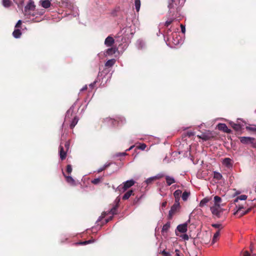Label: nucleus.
<instances>
[{
	"label": "nucleus",
	"mask_w": 256,
	"mask_h": 256,
	"mask_svg": "<svg viewBox=\"0 0 256 256\" xmlns=\"http://www.w3.org/2000/svg\"><path fill=\"white\" fill-rule=\"evenodd\" d=\"M220 235V230H218L214 234L212 240V244H214L218 240V238Z\"/></svg>",
	"instance_id": "nucleus-24"
},
{
	"label": "nucleus",
	"mask_w": 256,
	"mask_h": 256,
	"mask_svg": "<svg viewBox=\"0 0 256 256\" xmlns=\"http://www.w3.org/2000/svg\"><path fill=\"white\" fill-rule=\"evenodd\" d=\"M134 181L132 180H127L126 182H124V185L122 187L123 190H126L127 189L134 185Z\"/></svg>",
	"instance_id": "nucleus-8"
},
{
	"label": "nucleus",
	"mask_w": 256,
	"mask_h": 256,
	"mask_svg": "<svg viewBox=\"0 0 256 256\" xmlns=\"http://www.w3.org/2000/svg\"><path fill=\"white\" fill-rule=\"evenodd\" d=\"M222 202V198L218 196H216L214 197V205H220V203Z\"/></svg>",
	"instance_id": "nucleus-32"
},
{
	"label": "nucleus",
	"mask_w": 256,
	"mask_h": 256,
	"mask_svg": "<svg viewBox=\"0 0 256 256\" xmlns=\"http://www.w3.org/2000/svg\"><path fill=\"white\" fill-rule=\"evenodd\" d=\"M22 23V22L21 20H18V22H17L16 25L15 26V28H18L20 27Z\"/></svg>",
	"instance_id": "nucleus-48"
},
{
	"label": "nucleus",
	"mask_w": 256,
	"mask_h": 256,
	"mask_svg": "<svg viewBox=\"0 0 256 256\" xmlns=\"http://www.w3.org/2000/svg\"><path fill=\"white\" fill-rule=\"evenodd\" d=\"M170 252L171 254V255H172V254H175L174 252H173V250H172V251H171Z\"/></svg>",
	"instance_id": "nucleus-62"
},
{
	"label": "nucleus",
	"mask_w": 256,
	"mask_h": 256,
	"mask_svg": "<svg viewBox=\"0 0 256 256\" xmlns=\"http://www.w3.org/2000/svg\"><path fill=\"white\" fill-rule=\"evenodd\" d=\"M134 5L136 10L137 12H138L140 7V0H134Z\"/></svg>",
	"instance_id": "nucleus-33"
},
{
	"label": "nucleus",
	"mask_w": 256,
	"mask_h": 256,
	"mask_svg": "<svg viewBox=\"0 0 256 256\" xmlns=\"http://www.w3.org/2000/svg\"><path fill=\"white\" fill-rule=\"evenodd\" d=\"M11 1L10 0H3L2 4L5 7H9L10 5Z\"/></svg>",
	"instance_id": "nucleus-38"
},
{
	"label": "nucleus",
	"mask_w": 256,
	"mask_h": 256,
	"mask_svg": "<svg viewBox=\"0 0 256 256\" xmlns=\"http://www.w3.org/2000/svg\"><path fill=\"white\" fill-rule=\"evenodd\" d=\"M170 222H167L164 225L162 230V232L163 234L164 232L166 233L170 228Z\"/></svg>",
	"instance_id": "nucleus-19"
},
{
	"label": "nucleus",
	"mask_w": 256,
	"mask_h": 256,
	"mask_svg": "<svg viewBox=\"0 0 256 256\" xmlns=\"http://www.w3.org/2000/svg\"><path fill=\"white\" fill-rule=\"evenodd\" d=\"M102 178H94L92 180V183L94 184H97L102 181Z\"/></svg>",
	"instance_id": "nucleus-37"
},
{
	"label": "nucleus",
	"mask_w": 256,
	"mask_h": 256,
	"mask_svg": "<svg viewBox=\"0 0 256 256\" xmlns=\"http://www.w3.org/2000/svg\"><path fill=\"white\" fill-rule=\"evenodd\" d=\"M188 229V223L186 222L182 224H179L176 230L180 232L184 233L187 231Z\"/></svg>",
	"instance_id": "nucleus-12"
},
{
	"label": "nucleus",
	"mask_w": 256,
	"mask_h": 256,
	"mask_svg": "<svg viewBox=\"0 0 256 256\" xmlns=\"http://www.w3.org/2000/svg\"><path fill=\"white\" fill-rule=\"evenodd\" d=\"M168 12L172 16H176L180 10L178 6V4L175 0H170L168 2Z\"/></svg>",
	"instance_id": "nucleus-1"
},
{
	"label": "nucleus",
	"mask_w": 256,
	"mask_h": 256,
	"mask_svg": "<svg viewBox=\"0 0 256 256\" xmlns=\"http://www.w3.org/2000/svg\"><path fill=\"white\" fill-rule=\"evenodd\" d=\"M92 242H94V240H86V241L80 242V243H78V244H82V245H86V244L92 243Z\"/></svg>",
	"instance_id": "nucleus-42"
},
{
	"label": "nucleus",
	"mask_w": 256,
	"mask_h": 256,
	"mask_svg": "<svg viewBox=\"0 0 256 256\" xmlns=\"http://www.w3.org/2000/svg\"><path fill=\"white\" fill-rule=\"evenodd\" d=\"M96 84V82H94L93 83H92L90 84V86L92 88H93L94 87V85Z\"/></svg>",
	"instance_id": "nucleus-57"
},
{
	"label": "nucleus",
	"mask_w": 256,
	"mask_h": 256,
	"mask_svg": "<svg viewBox=\"0 0 256 256\" xmlns=\"http://www.w3.org/2000/svg\"><path fill=\"white\" fill-rule=\"evenodd\" d=\"M42 6L43 8H47L50 6V2L48 0H44L42 2Z\"/></svg>",
	"instance_id": "nucleus-27"
},
{
	"label": "nucleus",
	"mask_w": 256,
	"mask_h": 256,
	"mask_svg": "<svg viewBox=\"0 0 256 256\" xmlns=\"http://www.w3.org/2000/svg\"><path fill=\"white\" fill-rule=\"evenodd\" d=\"M113 164L112 162H109V163H108V164H106L102 167L98 168L97 170V172L98 173H100V172H102V171L106 170V168H108L110 166H111L112 164Z\"/></svg>",
	"instance_id": "nucleus-23"
},
{
	"label": "nucleus",
	"mask_w": 256,
	"mask_h": 256,
	"mask_svg": "<svg viewBox=\"0 0 256 256\" xmlns=\"http://www.w3.org/2000/svg\"><path fill=\"white\" fill-rule=\"evenodd\" d=\"M132 194H134L133 191L132 190H130L123 196L122 200H128Z\"/></svg>",
	"instance_id": "nucleus-22"
},
{
	"label": "nucleus",
	"mask_w": 256,
	"mask_h": 256,
	"mask_svg": "<svg viewBox=\"0 0 256 256\" xmlns=\"http://www.w3.org/2000/svg\"><path fill=\"white\" fill-rule=\"evenodd\" d=\"M244 208V207L242 206L239 205L238 208L236 212L234 213V214H240V216H242L246 214H248L251 210V208H248L246 210L243 212L242 210Z\"/></svg>",
	"instance_id": "nucleus-10"
},
{
	"label": "nucleus",
	"mask_w": 256,
	"mask_h": 256,
	"mask_svg": "<svg viewBox=\"0 0 256 256\" xmlns=\"http://www.w3.org/2000/svg\"><path fill=\"white\" fill-rule=\"evenodd\" d=\"M116 60L114 58L109 60L105 63V66L108 68L112 67L116 63Z\"/></svg>",
	"instance_id": "nucleus-20"
},
{
	"label": "nucleus",
	"mask_w": 256,
	"mask_h": 256,
	"mask_svg": "<svg viewBox=\"0 0 256 256\" xmlns=\"http://www.w3.org/2000/svg\"><path fill=\"white\" fill-rule=\"evenodd\" d=\"M180 28H181V30H182V32L183 33V34H184L185 32H186V28H185V26H184L183 24H180Z\"/></svg>",
	"instance_id": "nucleus-52"
},
{
	"label": "nucleus",
	"mask_w": 256,
	"mask_h": 256,
	"mask_svg": "<svg viewBox=\"0 0 256 256\" xmlns=\"http://www.w3.org/2000/svg\"><path fill=\"white\" fill-rule=\"evenodd\" d=\"M59 149H60L59 152H60V158L62 160H63L66 158V152L68 151H66V150H64V147L62 146L61 145L60 146Z\"/></svg>",
	"instance_id": "nucleus-13"
},
{
	"label": "nucleus",
	"mask_w": 256,
	"mask_h": 256,
	"mask_svg": "<svg viewBox=\"0 0 256 256\" xmlns=\"http://www.w3.org/2000/svg\"><path fill=\"white\" fill-rule=\"evenodd\" d=\"M104 120L106 122H110L112 126H114L116 122V120L110 118H106L104 119Z\"/></svg>",
	"instance_id": "nucleus-26"
},
{
	"label": "nucleus",
	"mask_w": 256,
	"mask_h": 256,
	"mask_svg": "<svg viewBox=\"0 0 256 256\" xmlns=\"http://www.w3.org/2000/svg\"><path fill=\"white\" fill-rule=\"evenodd\" d=\"M62 173L63 176H64V177L66 178V182L68 184H70V186H74L76 185V183L74 180L71 176H66L65 174V172L63 170L62 171Z\"/></svg>",
	"instance_id": "nucleus-7"
},
{
	"label": "nucleus",
	"mask_w": 256,
	"mask_h": 256,
	"mask_svg": "<svg viewBox=\"0 0 256 256\" xmlns=\"http://www.w3.org/2000/svg\"><path fill=\"white\" fill-rule=\"evenodd\" d=\"M182 238L184 240H188L189 238V237L188 234H184L182 236Z\"/></svg>",
	"instance_id": "nucleus-54"
},
{
	"label": "nucleus",
	"mask_w": 256,
	"mask_h": 256,
	"mask_svg": "<svg viewBox=\"0 0 256 256\" xmlns=\"http://www.w3.org/2000/svg\"><path fill=\"white\" fill-rule=\"evenodd\" d=\"M140 198H136L134 200V202H133V204H136L138 200H139Z\"/></svg>",
	"instance_id": "nucleus-56"
},
{
	"label": "nucleus",
	"mask_w": 256,
	"mask_h": 256,
	"mask_svg": "<svg viewBox=\"0 0 256 256\" xmlns=\"http://www.w3.org/2000/svg\"><path fill=\"white\" fill-rule=\"evenodd\" d=\"M243 256H252L248 251H244L243 252Z\"/></svg>",
	"instance_id": "nucleus-53"
},
{
	"label": "nucleus",
	"mask_w": 256,
	"mask_h": 256,
	"mask_svg": "<svg viewBox=\"0 0 256 256\" xmlns=\"http://www.w3.org/2000/svg\"><path fill=\"white\" fill-rule=\"evenodd\" d=\"M190 195V192H184L182 195V198L184 201H186Z\"/></svg>",
	"instance_id": "nucleus-30"
},
{
	"label": "nucleus",
	"mask_w": 256,
	"mask_h": 256,
	"mask_svg": "<svg viewBox=\"0 0 256 256\" xmlns=\"http://www.w3.org/2000/svg\"><path fill=\"white\" fill-rule=\"evenodd\" d=\"M176 16H172V18L170 20H167L164 24V26L166 27H168L173 22V20L176 19Z\"/></svg>",
	"instance_id": "nucleus-36"
},
{
	"label": "nucleus",
	"mask_w": 256,
	"mask_h": 256,
	"mask_svg": "<svg viewBox=\"0 0 256 256\" xmlns=\"http://www.w3.org/2000/svg\"><path fill=\"white\" fill-rule=\"evenodd\" d=\"M134 147V146H131L128 149L126 150H130Z\"/></svg>",
	"instance_id": "nucleus-61"
},
{
	"label": "nucleus",
	"mask_w": 256,
	"mask_h": 256,
	"mask_svg": "<svg viewBox=\"0 0 256 256\" xmlns=\"http://www.w3.org/2000/svg\"><path fill=\"white\" fill-rule=\"evenodd\" d=\"M162 176H153V177H150L148 178L146 181L145 182H146V184L148 185V184H152L154 180H156L157 179H158L160 178H162Z\"/></svg>",
	"instance_id": "nucleus-17"
},
{
	"label": "nucleus",
	"mask_w": 256,
	"mask_h": 256,
	"mask_svg": "<svg viewBox=\"0 0 256 256\" xmlns=\"http://www.w3.org/2000/svg\"><path fill=\"white\" fill-rule=\"evenodd\" d=\"M35 5L34 2L32 1H30L24 8V14L26 16H32L34 14L32 13L31 14L30 11H34L35 9Z\"/></svg>",
	"instance_id": "nucleus-4"
},
{
	"label": "nucleus",
	"mask_w": 256,
	"mask_h": 256,
	"mask_svg": "<svg viewBox=\"0 0 256 256\" xmlns=\"http://www.w3.org/2000/svg\"><path fill=\"white\" fill-rule=\"evenodd\" d=\"M198 137L204 141L208 140L214 138L211 132L202 133L200 135H198Z\"/></svg>",
	"instance_id": "nucleus-6"
},
{
	"label": "nucleus",
	"mask_w": 256,
	"mask_h": 256,
	"mask_svg": "<svg viewBox=\"0 0 256 256\" xmlns=\"http://www.w3.org/2000/svg\"><path fill=\"white\" fill-rule=\"evenodd\" d=\"M78 122V118L75 116L74 119L72 120L70 124V128L71 129H73L74 127L76 126V125L77 124Z\"/></svg>",
	"instance_id": "nucleus-31"
},
{
	"label": "nucleus",
	"mask_w": 256,
	"mask_h": 256,
	"mask_svg": "<svg viewBox=\"0 0 256 256\" xmlns=\"http://www.w3.org/2000/svg\"><path fill=\"white\" fill-rule=\"evenodd\" d=\"M231 162L232 160L230 158H226L224 159L223 164L227 167H229L232 165Z\"/></svg>",
	"instance_id": "nucleus-21"
},
{
	"label": "nucleus",
	"mask_w": 256,
	"mask_h": 256,
	"mask_svg": "<svg viewBox=\"0 0 256 256\" xmlns=\"http://www.w3.org/2000/svg\"><path fill=\"white\" fill-rule=\"evenodd\" d=\"M205 237L207 238V240L206 239L204 240L203 238H202V240H203L205 244H206L209 241L210 238V236H209V234H208L206 233L205 234Z\"/></svg>",
	"instance_id": "nucleus-44"
},
{
	"label": "nucleus",
	"mask_w": 256,
	"mask_h": 256,
	"mask_svg": "<svg viewBox=\"0 0 256 256\" xmlns=\"http://www.w3.org/2000/svg\"><path fill=\"white\" fill-rule=\"evenodd\" d=\"M72 166L70 164H68L66 166V172L68 173V174H70L72 172Z\"/></svg>",
	"instance_id": "nucleus-39"
},
{
	"label": "nucleus",
	"mask_w": 256,
	"mask_h": 256,
	"mask_svg": "<svg viewBox=\"0 0 256 256\" xmlns=\"http://www.w3.org/2000/svg\"><path fill=\"white\" fill-rule=\"evenodd\" d=\"M211 212L214 218H220L223 214L224 209L220 205H213L210 208Z\"/></svg>",
	"instance_id": "nucleus-2"
},
{
	"label": "nucleus",
	"mask_w": 256,
	"mask_h": 256,
	"mask_svg": "<svg viewBox=\"0 0 256 256\" xmlns=\"http://www.w3.org/2000/svg\"><path fill=\"white\" fill-rule=\"evenodd\" d=\"M114 169H115V170H116H116H118V168L117 166H116V168H114Z\"/></svg>",
	"instance_id": "nucleus-63"
},
{
	"label": "nucleus",
	"mask_w": 256,
	"mask_h": 256,
	"mask_svg": "<svg viewBox=\"0 0 256 256\" xmlns=\"http://www.w3.org/2000/svg\"><path fill=\"white\" fill-rule=\"evenodd\" d=\"M166 205H167V202L164 201L162 204V208H164L166 206Z\"/></svg>",
	"instance_id": "nucleus-55"
},
{
	"label": "nucleus",
	"mask_w": 256,
	"mask_h": 256,
	"mask_svg": "<svg viewBox=\"0 0 256 256\" xmlns=\"http://www.w3.org/2000/svg\"><path fill=\"white\" fill-rule=\"evenodd\" d=\"M165 179L166 182V184L168 186H170L172 184H174L176 182V180L174 178L172 177H171L168 176H165Z\"/></svg>",
	"instance_id": "nucleus-14"
},
{
	"label": "nucleus",
	"mask_w": 256,
	"mask_h": 256,
	"mask_svg": "<svg viewBox=\"0 0 256 256\" xmlns=\"http://www.w3.org/2000/svg\"><path fill=\"white\" fill-rule=\"evenodd\" d=\"M210 198L208 197L204 198L202 200H201V201L200 202L199 206L200 207L204 206L210 201Z\"/></svg>",
	"instance_id": "nucleus-18"
},
{
	"label": "nucleus",
	"mask_w": 256,
	"mask_h": 256,
	"mask_svg": "<svg viewBox=\"0 0 256 256\" xmlns=\"http://www.w3.org/2000/svg\"><path fill=\"white\" fill-rule=\"evenodd\" d=\"M250 250L251 252H253V246L251 244L250 246Z\"/></svg>",
	"instance_id": "nucleus-59"
},
{
	"label": "nucleus",
	"mask_w": 256,
	"mask_h": 256,
	"mask_svg": "<svg viewBox=\"0 0 256 256\" xmlns=\"http://www.w3.org/2000/svg\"><path fill=\"white\" fill-rule=\"evenodd\" d=\"M160 254H162V256H171V254L170 252H166L165 250L160 252Z\"/></svg>",
	"instance_id": "nucleus-40"
},
{
	"label": "nucleus",
	"mask_w": 256,
	"mask_h": 256,
	"mask_svg": "<svg viewBox=\"0 0 256 256\" xmlns=\"http://www.w3.org/2000/svg\"><path fill=\"white\" fill-rule=\"evenodd\" d=\"M180 198H174L175 200H174V204H180Z\"/></svg>",
	"instance_id": "nucleus-49"
},
{
	"label": "nucleus",
	"mask_w": 256,
	"mask_h": 256,
	"mask_svg": "<svg viewBox=\"0 0 256 256\" xmlns=\"http://www.w3.org/2000/svg\"><path fill=\"white\" fill-rule=\"evenodd\" d=\"M246 129L250 131L256 132V126H246Z\"/></svg>",
	"instance_id": "nucleus-41"
},
{
	"label": "nucleus",
	"mask_w": 256,
	"mask_h": 256,
	"mask_svg": "<svg viewBox=\"0 0 256 256\" xmlns=\"http://www.w3.org/2000/svg\"><path fill=\"white\" fill-rule=\"evenodd\" d=\"M87 90V86L86 85L85 86H84L82 89H81V91H84V90Z\"/></svg>",
	"instance_id": "nucleus-58"
},
{
	"label": "nucleus",
	"mask_w": 256,
	"mask_h": 256,
	"mask_svg": "<svg viewBox=\"0 0 256 256\" xmlns=\"http://www.w3.org/2000/svg\"><path fill=\"white\" fill-rule=\"evenodd\" d=\"M240 142L244 144H250L252 147L256 148V139L254 138L248 136L240 137Z\"/></svg>",
	"instance_id": "nucleus-3"
},
{
	"label": "nucleus",
	"mask_w": 256,
	"mask_h": 256,
	"mask_svg": "<svg viewBox=\"0 0 256 256\" xmlns=\"http://www.w3.org/2000/svg\"><path fill=\"white\" fill-rule=\"evenodd\" d=\"M22 32L19 29H16L12 32V35L15 38H20Z\"/></svg>",
	"instance_id": "nucleus-25"
},
{
	"label": "nucleus",
	"mask_w": 256,
	"mask_h": 256,
	"mask_svg": "<svg viewBox=\"0 0 256 256\" xmlns=\"http://www.w3.org/2000/svg\"><path fill=\"white\" fill-rule=\"evenodd\" d=\"M106 214H107L106 212H103L101 216L99 218L98 220H100L104 218L106 216Z\"/></svg>",
	"instance_id": "nucleus-50"
},
{
	"label": "nucleus",
	"mask_w": 256,
	"mask_h": 256,
	"mask_svg": "<svg viewBox=\"0 0 256 256\" xmlns=\"http://www.w3.org/2000/svg\"><path fill=\"white\" fill-rule=\"evenodd\" d=\"M70 142L69 140L66 142L64 144V146H65V148H66V151H68V150L70 148Z\"/></svg>",
	"instance_id": "nucleus-45"
},
{
	"label": "nucleus",
	"mask_w": 256,
	"mask_h": 256,
	"mask_svg": "<svg viewBox=\"0 0 256 256\" xmlns=\"http://www.w3.org/2000/svg\"><path fill=\"white\" fill-rule=\"evenodd\" d=\"M180 208V204H174L170 208L168 213V218L172 219L174 215L179 212Z\"/></svg>",
	"instance_id": "nucleus-5"
},
{
	"label": "nucleus",
	"mask_w": 256,
	"mask_h": 256,
	"mask_svg": "<svg viewBox=\"0 0 256 256\" xmlns=\"http://www.w3.org/2000/svg\"><path fill=\"white\" fill-rule=\"evenodd\" d=\"M146 144H140V146H138V148L142 150H144L146 148Z\"/></svg>",
	"instance_id": "nucleus-46"
},
{
	"label": "nucleus",
	"mask_w": 256,
	"mask_h": 256,
	"mask_svg": "<svg viewBox=\"0 0 256 256\" xmlns=\"http://www.w3.org/2000/svg\"><path fill=\"white\" fill-rule=\"evenodd\" d=\"M212 226L213 228H220V227H221L222 225L220 224H212Z\"/></svg>",
	"instance_id": "nucleus-47"
},
{
	"label": "nucleus",
	"mask_w": 256,
	"mask_h": 256,
	"mask_svg": "<svg viewBox=\"0 0 256 256\" xmlns=\"http://www.w3.org/2000/svg\"><path fill=\"white\" fill-rule=\"evenodd\" d=\"M116 48H108L106 51V53L108 55H112L116 53Z\"/></svg>",
	"instance_id": "nucleus-29"
},
{
	"label": "nucleus",
	"mask_w": 256,
	"mask_h": 256,
	"mask_svg": "<svg viewBox=\"0 0 256 256\" xmlns=\"http://www.w3.org/2000/svg\"><path fill=\"white\" fill-rule=\"evenodd\" d=\"M174 256H184L180 251L178 249H176L174 250Z\"/></svg>",
	"instance_id": "nucleus-43"
},
{
	"label": "nucleus",
	"mask_w": 256,
	"mask_h": 256,
	"mask_svg": "<svg viewBox=\"0 0 256 256\" xmlns=\"http://www.w3.org/2000/svg\"><path fill=\"white\" fill-rule=\"evenodd\" d=\"M247 198V196L244 194L240 195L239 196H238L234 200V202H237L238 200H246Z\"/></svg>",
	"instance_id": "nucleus-34"
},
{
	"label": "nucleus",
	"mask_w": 256,
	"mask_h": 256,
	"mask_svg": "<svg viewBox=\"0 0 256 256\" xmlns=\"http://www.w3.org/2000/svg\"><path fill=\"white\" fill-rule=\"evenodd\" d=\"M231 126L236 132H240L242 130V126L240 124H235L233 122H230Z\"/></svg>",
	"instance_id": "nucleus-16"
},
{
	"label": "nucleus",
	"mask_w": 256,
	"mask_h": 256,
	"mask_svg": "<svg viewBox=\"0 0 256 256\" xmlns=\"http://www.w3.org/2000/svg\"><path fill=\"white\" fill-rule=\"evenodd\" d=\"M114 43V38L109 36H108L104 40V44L106 46L110 47Z\"/></svg>",
	"instance_id": "nucleus-11"
},
{
	"label": "nucleus",
	"mask_w": 256,
	"mask_h": 256,
	"mask_svg": "<svg viewBox=\"0 0 256 256\" xmlns=\"http://www.w3.org/2000/svg\"><path fill=\"white\" fill-rule=\"evenodd\" d=\"M182 194V191L180 190H176L174 193V198H180Z\"/></svg>",
	"instance_id": "nucleus-35"
},
{
	"label": "nucleus",
	"mask_w": 256,
	"mask_h": 256,
	"mask_svg": "<svg viewBox=\"0 0 256 256\" xmlns=\"http://www.w3.org/2000/svg\"><path fill=\"white\" fill-rule=\"evenodd\" d=\"M214 178L216 180H220L222 178V176L221 174L217 172H214Z\"/></svg>",
	"instance_id": "nucleus-28"
},
{
	"label": "nucleus",
	"mask_w": 256,
	"mask_h": 256,
	"mask_svg": "<svg viewBox=\"0 0 256 256\" xmlns=\"http://www.w3.org/2000/svg\"><path fill=\"white\" fill-rule=\"evenodd\" d=\"M252 256H256V254H252Z\"/></svg>",
	"instance_id": "nucleus-64"
},
{
	"label": "nucleus",
	"mask_w": 256,
	"mask_h": 256,
	"mask_svg": "<svg viewBox=\"0 0 256 256\" xmlns=\"http://www.w3.org/2000/svg\"><path fill=\"white\" fill-rule=\"evenodd\" d=\"M218 130L228 134H230L232 130L229 129L225 124H219L218 125Z\"/></svg>",
	"instance_id": "nucleus-9"
},
{
	"label": "nucleus",
	"mask_w": 256,
	"mask_h": 256,
	"mask_svg": "<svg viewBox=\"0 0 256 256\" xmlns=\"http://www.w3.org/2000/svg\"><path fill=\"white\" fill-rule=\"evenodd\" d=\"M186 135L188 137L194 136V132H187Z\"/></svg>",
	"instance_id": "nucleus-51"
},
{
	"label": "nucleus",
	"mask_w": 256,
	"mask_h": 256,
	"mask_svg": "<svg viewBox=\"0 0 256 256\" xmlns=\"http://www.w3.org/2000/svg\"><path fill=\"white\" fill-rule=\"evenodd\" d=\"M116 204L113 206L109 212V213L112 214H117V209L118 207V202H120V200L116 199Z\"/></svg>",
	"instance_id": "nucleus-15"
},
{
	"label": "nucleus",
	"mask_w": 256,
	"mask_h": 256,
	"mask_svg": "<svg viewBox=\"0 0 256 256\" xmlns=\"http://www.w3.org/2000/svg\"><path fill=\"white\" fill-rule=\"evenodd\" d=\"M112 219V217L110 218L109 219L106 220V222L107 223L109 222L110 220Z\"/></svg>",
	"instance_id": "nucleus-60"
}]
</instances>
